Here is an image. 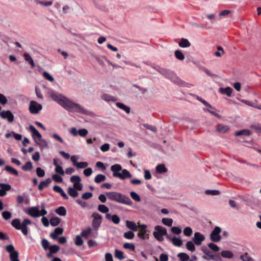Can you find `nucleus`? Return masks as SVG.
I'll use <instances>...</instances> for the list:
<instances>
[{
  "label": "nucleus",
  "mask_w": 261,
  "mask_h": 261,
  "mask_svg": "<svg viewBox=\"0 0 261 261\" xmlns=\"http://www.w3.org/2000/svg\"><path fill=\"white\" fill-rule=\"evenodd\" d=\"M50 96L53 100L57 101L59 105L67 110L73 111L83 114L87 113V111L85 110L82 106L77 103L73 102L61 94L51 93Z\"/></svg>",
  "instance_id": "f257e3e1"
},
{
  "label": "nucleus",
  "mask_w": 261,
  "mask_h": 261,
  "mask_svg": "<svg viewBox=\"0 0 261 261\" xmlns=\"http://www.w3.org/2000/svg\"><path fill=\"white\" fill-rule=\"evenodd\" d=\"M110 200L115 201L122 204L132 205L133 201L127 196L116 192H110L106 193Z\"/></svg>",
  "instance_id": "f03ea898"
},
{
  "label": "nucleus",
  "mask_w": 261,
  "mask_h": 261,
  "mask_svg": "<svg viewBox=\"0 0 261 261\" xmlns=\"http://www.w3.org/2000/svg\"><path fill=\"white\" fill-rule=\"evenodd\" d=\"M6 251L10 253V261H19L18 259L19 253L15 250L13 245H8L5 247Z\"/></svg>",
  "instance_id": "7ed1b4c3"
},
{
  "label": "nucleus",
  "mask_w": 261,
  "mask_h": 261,
  "mask_svg": "<svg viewBox=\"0 0 261 261\" xmlns=\"http://www.w3.org/2000/svg\"><path fill=\"white\" fill-rule=\"evenodd\" d=\"M221 232V228L219 226H216L210 234V239L214 242H219L221 237L220 233Z\"/></svg>",
  "instance_id": "20e7f679"
},
{
  "label": "nucleus",
  "mask_w": 261,
  "mask_h": 261,
  "mask_svg": "<svg viewBox=\"0 0 261 261\" xmlns=\"http://www.w3.org/2000/svg\"><path fill=\"white\" fill-rule=\"evenodd\" d=\"M42 106L35 101H31L30 103L29 110L32 114H37L42 109Z\"/></svg>",
  "instance_id": "39448f33"
},
{
  "label": "nucleus",
  "mask_w": 261,
  "mask_h": 261,
  "mask_svg": "<svg viewBox=\"0 0 261 261\" xmlns=\"http://www.w3.org/2000/svg\"><path fill=\"white\" fill-rule=\"evenodd\" d=\"M0 116L4 119H7L10 123L13 122L14 120V116L13 114L9 110L2 111L0 113Z\"/></svg>",
  "instance_id": "423d86ee"
},
{
  "label": "nucleus",
  "mask_w": 261,
  "mask_h": 261,
  "mask_svg": "<svg viewBox=\"0 0 261 261\" xmlns=\"http://www.w3.org/2000/svg\"><path fill=\"white\" fill-rule=\"evenodd\" d=\"M27 213L33 218L40 217V210L38 206H34L28 209Z\"/></svg>",
  "instance_id": "0eeeda50"
},
{
  "label": "nucleus",
  "mask_w": 261,
  "mask_h": 261,
  "mask_svg": "<svg viewBox=\"0 0 261 261\" xmlns=\"http://www.w3.org/2000/svg\"><path fill=\"white\" fill-rule=\"evenodd\" d=\"M116 177H118L121 179H124L126 178H131L132 175L126 169L122 170V173L116 174Z\"/></svg>",
  "instance_id": "6e6552de"
},
{
  "label": "nucleus",
  "mask_w": 261,
  "mask_h": 261,
  "mask_svg": "<svg viewBox=\"0 0 261 261\" xmlns=\"http://www.w3.org/2000/svg\"><path fill=\"white\" fill-rule=\"evenodd\" d=\"M0 196H4L6 194V191H9L11 189V186L9 184H0Z\"/></svg>",
  "instance_id": "1a4fd4ad"
},
{
  "label": "nucleus",
  "mask_w": 261,
  "mask_h": 261,
  "mask_svg": "<svg viewBox=\"0 0 261 261\" xmlns=\"http://www.w3.org/2000/svg\"><path fill=\"white\" fill-rule=\"evenodd\" d=\"M106 218L110 221H112L114 224H117L120 222V218L117 215H111L110 214H107Z\"/></svg>",
  "instance_id": "9d476101"
},
{
  "label": "nucleus",
  "mask_w": 261,
  "mask_h": 261,
  "mask_svg": "<svg viewBox=\"0 0 261 261\" xmlns=\"http://www.w3.org/2000/svg\"><path fill=\"white\" fill-rule=\"evenodd\" d=\"M63 232V229L61 227L56 228L54 231L50 234V236L51 238L54 240H56L58 238V236L62 234Z\"/></svg>",
  "instance_id": "9b49d317"
},
{
  "label": "nucleus",
  "mask_w": 261,
  "mask_h": 261,
  "mask_svg": "<svg viewBox=\"0 0 261 261\" xmlns=\"http://www.w3.org/2000/svg\"><path fill=\"white\" fill-rule=\"evenodd\" d=\"M111 171L113 172V175L114 177H116L115 174H120L119 173V171L122 170V167L121 165L119 164H115L114 165H112L111 167Z\"/></svg>",
  "instance_id": "f8f14e48"
},
{
  "label": "nucleus",
  "mask_w": 261,
  "mask_h": 261,
  "mask_svg": "<svg viewBox=\"0 0 261 261\" xmlns=\"http://www.w3.org/2000/svg\"><path fill=\"white\" fill-rule=\"evenodd\" d=\"M51 182V179L49 178L45 180L42 181L38 186V189L41 191L44 187H47Z\"/></svg>",
  "instance_id": "ddd939ff"
},
{
  "label": "nucleus",
  "mask_w": 261,
  "mask_h": 261,
  "mask_svg": "<svg viewBox=\"0 0 261 261\" xmlns=\"http://www.w3.org/2000/svg\"><path fill=\"white\" fill-rule=\"evenodd\" d=\"M154 229L155 231L154 232H158L161 235L163 236H167V231L165 228H164L161 226L157 225L155 226Z\"/></svg>",
  "instance_id": "4468645a"
},
{
  "label": "nucleus",
  "mask_w": 261,
  "mask_h": 261,
  "mask_svg": "<svg viewBox=\"0 0 261 261\" xmlns=\"http://www.w3.org/2000/svg\"><path fill=\"white\" fill-rule=\"evenodd\" d=\"M126 225L127 228L133 231H136L137 230L138 227L136 224L133 221L127 220L126 221Z\"/></svg>",
  "instance_id": "2eb2a0df"
},
{
  "label": "nucleus",
  "mask_w": 261,
  "mask_h": 261,
  "mask_svg": "<svg viewBox=\"0 0 261 261\" xmlns=\"http://www.w3.org/2000/svg\"><path fill=\"white\" fill-rule=\"evenodd\" d=\"M30 129L32 132V136L33 137L35 138H42V136L40 134V133L35 128V127L32 125H30Z\"/></svg>",
  "instance_id": "dca6fc26"
},
{
  "label": "nucleus",
  "mask_w": 261,
  "mask_h": 261,
  "mask_svg": "<svg viewBox=\"0 0 261 261\" xmlns=\"http://www.w3.org/2000/svg\"><path fill=\"white\" fill-rule=\"evenodd\" d=\"M220 92L223 94L227 95L228 96H231L232 89L229 87L226 88H220L219 89Z\"/></svg>",
  "instance_id": "f3484780"
},
{
  "label": "nucleus",
  "mask_w": 261,
  "mask_h": 261,
  "mask_svg": "<svg viewBox=\"0 0 261 261\" xmlns=\"http://www.w3.org/2000/svg\"><path fill=\"white\" fill-rule=\"evenodd\" d=\"M221 255L224 258H231L233 256V254L230 251L224 250L221 252Z\"/></svg>",
  "instance_id": "a211bd4d"
},
{
  "label": "nucleus",
  "mask_w": 261,
  "mask_h": 261,
  "mask_svg": "<svg viewBox=\"0 0 261 261\" xmlns=\"http://www.w3.org/2000/svg\"><path fill=\"white\" fill-rule=\"evenodd\" d=\"M68 193L71 197L75 198L78 196L79 193L76 190L74 189L72 187H69L68 188Z\"/></svg>",
  "instance_id": "6ab92c4d"
},
{
  "label": "nucleus",
  "mask_w": 261,
  "mask_h": 261,
  "mask_svg": "<svg viewBox=\"0 0 261 261\" xmlns=\"http://www.w3.org/2000/svg\"><path fill=\"white\" fill-rule=\"evenodd\" d=\"M156 171L159 173H166L167 171V169L164 164H160L156 167Z\"/></svg>",
  "instance_id": "aec40b11"
},
{
  "label": "nucleus",
  "mask_w": 261,
  "mask_h": 261,
  "mask_svg": "<svg viewBox=\"0 0 261 261\" xmlns=\"http://www.w3.org/2000/svg\"><path fill=\"white\" fill-rule=\"evenodd\" d=\"M178 45L181 47H187L190 46V43L187 39L182 38L178 43Z\"/></svg>",
  "instance_id": "412c9836"
},
{
  "label": "nucleus",
  "mask_w": 261,
  "mask_h": 261,
  "mask_svg": "<svg viewBox=\"0 0 261 261\" xmlns=\"http://www.w3.org/2000/svg\"><path fill=\"white\" fill-rule=\"evenodd\" d=\"M55 212L59 215L61 216H64L66 214V210L63 206H60L58 208L56 209Z\"/></svg>",
  "instance_id": "4be33fe9"
},
{
  "label": "nucleus",
  "mask_w": 261,
  "mask_h": 261,
  "mask_svg": "<svg viewBox=\"0 0 261 261\" xmlns=\"http://www.w3.org/2000/svg\"><path fill=\"white\" fill-rule=\"evenodd\" d=\"M106 179V177L105 175L103 174H98L96 175L94 178V181L96 183H100L102 181H105Z\"/></svg>",
  "instance_id": "5701e85b"
},
{
  "label": "nucleus",
  "mask_w": 261,
  "mask_h": 261,
  "mask_svg": "<svg viewBox=\"0 0 261 261\" xmlns=\"http://www.w3.org/2000/svg\"><path fill=\"white\" fill-rule=\"evenodd\" d=\"M229 129L228 127L226 125L219 124L217 127V130L221 133H224L226 132Z\"/></svg>",
  "instance_id": "b1692460"
},
{
  "label": "nucleus",
  "mask_w": 261,
  "mask_h": 261,
  "mask_svg": "<svg viewBox=\"0 0 261 261\" xmlns=\"http://www.w3.org/2000/svg\"><path fill=\"white\" fill-rule=\"evenodd\" d=\"M92 229L90 227H88L86 229L82 230L81 233V236L82 237L86 238L91 232Z\"/></svg>",
  "instance_id": "393cba45"
},
{
  "label": "nucleus",
  "mask_w": 261,
  "mask_h": 261,
  "mask_svg": "<svg viewBox=\"0 0 261 261\" xmlns=\"http://www.w3.org/2000/svg\"><path fill=\"white\" fill-rule=\"evenodd\" d=\"M23 56L24 57L25 60L30 63L31 66L32 67H34L35 66V63L34 62L33 60L32 59L31 57L30 56V55L28 53H25L24 54Z\"/></svg>",
  "instance_id": "a878e982"
},
{
  "label": "nucleus",
  "mask_w": 261,
  "mask_h": 261,
  "mask_svg": "<svg viewBox=\"0 0 261 261\" xmlns=\"http://www.w3.org/2000/svg\"><path fill=\"white\" fill-rule=\"evenodd\" d=\"M12 225L17 229H20L21 223L20 220L18 219H15L11 222Z\"/></svg>",
  "instance_id": "bb28decb"
},
{
  "label": "nucleus",
  "mask_w": 261,
  "mask_h": 261,
  "mask_svg": "<svg viewBox=\"0 0 261 261\" xmlns=\"http://www.w3.org/2000/svg\"><path fill=\"white\" fill-rule=\"evenodd\" d=\"M205 239V237L199 232H197V246L200 245Z\"/></svg>",
  "instance_id": "cd10ccee"
},
{
  "label": "nucleus",
  "mask_w": 261,
  "mask_h": 261,
  "mask_svg": "<svg viewBox=\"0 0 261 261\" xmlns=\"http://www.w3.org/2000/svg\"><path fill=\"white\" fill-rule=\"evenodd\" d=\"M61 222V219L58 217H54L50 220V223L53 226H58Z\"/></svg>",
  "instance_id": "c85d7f7f"
},
{
  "label": "nucleus",
  "mask_w": 261,
  "mask_h": 261,
  "mask_svg": "<svg viewBox=\"0 0 261 261\" xmlns=\"http://www.w3.org/2000/svg\"><path fill=\"white\" fill-rule=\"evenodd\" d=\"M250 135V132L248 129H243L235 133V135L237 136L241 135L249 136Z\"/></svg>",
  "instance_id": "c756f323"
},
{
  "label": "nucleus",
  "mask_w": 261,
  "mask_h": 261,
  "mask_svg": "<svg viewBox=\"0 0 261 261\" xmlns=\"http://www.w3.org/2000/svg\"><path fill=\"white\" fill-rule=\"evenodd\" d=\"M116 105L119 108L123 109L124 111L126 112V113L128 114L130 113V108L124 105V104L120 102H117Z\"/></svg>",
  "instance_id": "7c9ffc66"
},
{
  "label": "nucleus",
  "mask_w": 261,
  "mask_h": 261,
  "mask_svg": "<svg viewBox=\"0 0 261 261\" xmlns=\"http://www.w3.org/2000/svg\"><path fill=\"white\" fill-rule=\"evenodd\" d=\"M177 256L180 258L181 261H188L189 260V256L185 253H179Z\"/></svg>",
  "instance_id": "2f4dec72"
},
{
  "label": "nucleus",
  "mask_w": 261,
  "mask_h": 261,
  "mask_svg": "<svg viewBox=\"0 0 261 261\" xmlns=\"http://www.w3.org/2000/svg\"><path fill=\"white\" fill-rule=\"evenodd\" d=\"M115 256L119 259H123L125 258L123 252L118 249H115Z\"/></svg>",
  "instance_id": "473e14b6"
},
{
  "label": "nucleus",
  "mask_w": 261,
  "mask_h": 261,
  "mask_svg": "<svg viewBox=\"0 0 261 261\" xmlns=\"http://www.w3.org/2000/svg\"><path fill=\"white\" fill-rule=\"evenodd\" d=\"M172 243L176 246H181L182 245V242L180 239L173 237L172 239Z\"/></svg>",
  "instance_id": "72a5a7b5"
},
{
  "label": "nucleus",
  "mask_w": 261,
  "mask_h": 261,
  "mask_svg": "<svg viewBox=\"0 0 261 261\" xmlns=\"http://www.w3.org/2000/svg\"><path fill=\"white\" fill-rule=\"evenodd\" d=\"M138 236L143 240L148 238V234H146V230H141L138 233Z\"/></svg>",
  "instance_id": "f704fd0d"
},
{
  "label": "nucleus",
  "mask_w": 261,
  "mask_h": 261,
  "mask_svg": "<svg viewBox=\"0 0 261 261\" xmlns=\"http://www.w3.org/2000/svg\"><path fill=\"white\" fill-rule=\"evenodd\" d=\"M98 210L102 213H107L109 211V208L104 204L99 205Z\"/></svg>",
  "instance_id": "c9c22d12"
},
{
  "label": "nucleus",
  "mask_w": 261,
  "mask_h": 261,
  "mask_svg": "<svg viewBox=\"0 0 261 261\" xmlns=\"http://www.w3.org/2000/svg\"><path fill=\"white\" fill-rule=\"evenodd\" d=\"M5 169L7 171L11 173H12L15 175L17 176L18 175V171L16 169H14L13 168L10 166H6Z\"/></svg>",
  "instance_id": "e433bc0d"
},
{
  "label": "nucleus",
  "mask_w": 261,
  "mask_h": 261,
  "mask_svg": "<svg viewBox=\"0 0 261 261\" xmlns=\"http://www.w3.org/2000/svg\"><path fill=\"white\" fill-rule=\"evenodd\" d=\"M240 258L243 261H253V259L247 253L241 255Z\"/></svg>",
  "instance_id": "4c0bfd02"
},
{
  "label": "nucleus",
  "mask_w": 261,
  "mask_h": 261,
  "mask_svg": "<svg viewBox=\"0 0 261 261\" xmlns=\"http://www.w3.org/2000/svg\"><path fill=\"white\" fill-rule=\"evenodd\" d=\"M33 168V165L30 161L27 162L25 165L22 166V169L24 171H29Z\"/></svg>",
  "instance_id": "58836bf2"
},
{
  "label": "nucleus",
  "mask_w": 261,
  "mask_h": 261,
  "mask_svg": "<svg viewBox=\"0 0 261 261\" xmlns=\"http://www.w3.org/2000/svg\"><path fill=\"white\" fill-rule=\"evenodd\" d=\"M162 222L166 226H171L173 223V220L171 218H163Z\"/></svg>",
  "instance_id": "ea45409f"
},
{
  "label": "nucleus",
  "mask_w": 261,
  "mask_h": 261,
  "mask_svg": "<svg viewBox=\"0 0 261 261\" xmlns=\"http://www.w3.org/2000/svg\"><path fill=\"white\" fill-rule=\"evenodd\" d=\"M205 193L207 195H218L220 194V192L217 190H207L205 191Z\"/></svg>",
  "instance_id": "a19ab883"
},
{
  "label": "nucleus",
  "mask_w": 261,
  "mask_h": 261,
  "mask_svg": "<svg viewBox=\"0 0 261 261\" xmlns=\"http://www.w3.org/2000/svg\"><path fill=\"white\" fill-rule=\"evenodd\" d=\"M81 235H78L76 237L75 240V244L77 246H81L83 244V240L82 239Z\"/></svg>",
  "instance_id": "79ce46f5"
},
{
  "label": "nucleus",
  "mask_w": 261,
  "mask_h": 261,
  "mask_svg": "<svg viewBox=\"0 0 261 261\" xmlns=\"http://www.w3.org/2000/svg\"><path fill=\"white\" fill-rule=\"evenodd\" d=\"M102 98L106 100V101H110V100H112V101H116V99L114 97H112L111 96L109 95V94H103L102 95Z\"/></svg>",
  "instance_id": "37998d69"
},
{
  "label": "nucleus",
  "mask_w": 261,
  "mask_h": 261,
  "mask_svg": "<svg viewBox=\"0 0 261 261\" xmlns=\"http://www.w3.org/2000/svg\"><path fill=\"white\" fill-rule=\"evenodd\" d=\"M131 197L136 201L139 202L141 201V198L139 195L135 192H131L130 193Z\"/></svg>",
  "instance_id": "c03bdc74"
},
{
  "label": "nucleus",
  "mask_w": 261,
  "mask_h": 261,
  "mask_svg": "<svg viewBox=\"0 0 261 261\" xmlns=\"http://www.w3.org/2000/svg\"><path fill=\"white\" fill-rule=\"evenodd\" d=\"M123 247L127 249H129L132 251H134L135 249V246L133 244L125 243L123 244Z\"/></svg>",
  "instance_id": "a18cd8bd"
},
{
  "label": "nucleus",
  "mask_w": 261,
  "mask_h": 261,
  "mask_svg": "<svg viewBox=\"0 0 261 261\" xmlns=\"http://www.w3.org/2000/svg\"><path fill=\"white\" fill-rule=\"evenodd\" d=\"M175 56L176 58L180 60H183L185 58L184 55L179 50H177L175 51Z\"/></svg>",
  "instance_id": "49530a36"
},
{
  "label": "nucleus",
  "mask_w": 261,
  "mask_h": 261,
  "mask_svg": "<svg viewBox=\"0 0 261 261\" xmlns=\"http://www.w3.org/2000/svg\"><path fill=\"white\" fill-rule=\"evenodd\" d=\"M134 237V233L131 231H128L124 233V237L127 239H133Z\"/></svg>",
  "instance_id": "de8ad7c7"
},
{
  "label": "nucleus",
  "mask_w": 261,
  "mask_h": 261,
  "mask_svg": "<svg viewBox=\"0 0 261 261\" xmlns=\"http://www.w3.org/2000/svg\"><path fill=\"white\" fill-rule=\"evenodd\" d=\"M208 247L210 249H211V250L215 252H217L220 249L219 247L217 245L213 243H209L208 244Z\"/></svg>",
  "instance_id": "09e8293b"
},
{
  "label": "nucleus",
  "mask_w": 261,
  "mask_h": 261,
  "mask_svg": "<svg viewBox=\"0 0 261 261\" xmlns=\"http://www.w3.org/2000/svg\"><path fill=\"white\" fill-rule=\"evenodd\" d=\"M49 251L50 252H51V253H55L59 251V250L60 249V247L57 245H51L49 248Z\"/></svg>",
  "instance_id": "8fccbe9b"
},
{
  "label": "nucleus",
  "mask_w": 261,
  "mask_h": 261,
  "mask_svg": "<svg viewBox=\"0 0 261 261\" xmlns=\"http://www.w3.org/2000/svg\"><path fill=\"white\" fill-rule=\"evenodd\" d=\"M186 248L187 249L191 251H193L195 250V246L193 244V242L191 241H189L186 244Z\"/></svg>",
  "instance_id": "3c124183"
},
{
  "label": "nucleus",
  "mask_w": 261,
  "mask_h": 261,
  "mask_svg": "<svg viewBox=\"0 0 261 261\" xmlns=\"http://www.w3.org/2000/svg\"><path fill=\"white\" fill-rule=\"evenodd\" d=\"M70 181L74 184V183L81 182V179L79 176L74 175L70 177Z\"/></svg>",
  "instance_id": "603ef678"
},
{
  "label": "nucleus",
  "mask_w": 261,
  "mask_h": 261,
  "mask_svg": "<svg viewBox=\"0 0 261 261\" xmlns=\"http://www.w3.org/2000/svg\"><path fill=\"white\" fill-rule=\"evenodd\" d=\"M36 173L39 177H42L45 175V171L40 167H37L36 169Z\"/></svg>",
  "instance_id": "864d4df0"
},
{
  "label": "nucleus",
  "mask_w": 261,
  "mask_h": 261,
  "mask_svg": "<svg viewBox=\"0 0 261 261\" xmlns=\"http://www.w3.org/2000/svg\"><path fill=\"white\" fill-rule=\"evenodd\" d=\"M52 179L57 182H62L63 181V178L57 174L53 175Z\"/></svg>",
  "instance_id": "5fc2aeb1"
},
{
  "label": "nucleus",
  "mask_w": 261,
  "mask_h": 261,
  "mask_svg": "<svg viewBox=\"0 0 261 261\" xmlns=\"http://www.w3.org/2000/svg\"><path fill=\"white\" fill-rule=\"evenodd\" d=\"M8 102V100L6 97L3 94H0V103L5 105Z\"/></svg>",
  "instance_id": "6e6d98bb"
},
{
  "label": "nucleus",
  "mask_w": 261,
  "mask_h": 261,
  "mask_svg": "<svg viewBox=\"0 0 261 261\" xmlns=\"http://www.w3.org/2000/svg\"><path fill=\"white\" fill-rule=\"evenodd\" d=\"M88 132L86 129H80L78 131V134L81 137H85L88 134Z\"/></svg>",
  "instance_id": "4d7b16f0"
},
{
  "label": "nucleus",
  "mask_w": 261,
  "mask_h": 261,
  "mask_svg": "<svg viewBox=\"0 0 261 261\" xmlns=\"http://www.w3.org/2000/svg\"><path fill=\"white\" fill-rule=\"evenodd\" d=\"M93 196V194L91 192H86L84 193L82 195V198L85 200H87L90 198H91Z\"/></svg>",
  "instance_id": "13d9d810"
},
{
  "label": "nucleus",
  "mask_w": 261,
  "mask_h": 261,
  "mask_svg": "<svg viewBox=\"0 0 261 261\" xmlns=\"http://www.w3.org/2000/svg\"><path fill=\"white\" fill-rule=\"evenodd\" d=\"M3 218L6 220H8L11 217V213L9 211H4L2 213Z\"/></svg>",
  "instance_id": "bf43d9fd"
},
{
  "label": "nucleus",
  "mask_w": 261,
  "mask_h": 261,
  "mask_svg": "<svg viewBox=\"0 0 261 261\" xmlns=\"http://www.w3.org/2000/svg\"><path fill=\"white\" fill-rule=\"evenodd\" d=\"M55 171L56 173L61 175H64L65 174V172L61 166H57L55 168Z\"/></svg>",
  "instance_id": "052dcab7"
},
{
  "label": "nucleus",
  "mask_w": 261,
  "mask_h": 261,
  "mask_svg": "<svg viewBox=\"0 0 261 261\" xmlns=\"http://www.w3.org/2000/svg\"><path fill=\"white\" fill-rule=\"evenodd\" d=\"M153 235L154 237L159 241H162L164 240L163 235L160 234V233H159L158 232H153Z\"/></svg>",
  "instance_id": "680f3d73"
},
{
  "label": "nucleus",
  "mask_w": 261,
  "mask_h": 261,
  "mask_svg": "<svg viewBox=\"0 0 261 261\" xmlns=\"http://www.w3.org/2000/svg\"><path fill=\"white\" fill-rule=\"evenodd\" d=\"M192 230L189 227H186L184 230V233L186 236H190L192 234Z\"/></svg>",
  "instance_id": "e2e57ef3"
},
{
  "label": "nucleus",
  "mask_w": 261,
  "mask_h": 261,
  "mask_svg": "<svg viewBox=\"0 0 261 261\" xmlns=\"http://www.w3.org/2000/svg\"><path fill=\"white\" fill-rule=\"evenodd\" d=\"M43 75L44 77L50 82H53L54 79L52 76H51L48 72L44 71L43 73Z\"/></svg>",
  "instance_id": "0e129e2a"
},
{
  "label": "nucleus",
  "mask_w": 261,
  "mask_h": 261,
  "mask_svg": "<svg viewBox=\"0 0 261 261\" xmlns=\"http://www.w3.org/2000/svg\"><path fill=\"white\" fill-rule=\"evenodd\" d=\"M171 231L176 234H179L181 232V230L178 227H172L171 229Z\"/></svg>",
  "instance_id": "69168bd1"
},
{
  "label": "nucleus",
  "mask_w": 261,
  "mask_h": 261,
  "mask_svg": "<svg viewBox=\"0 0 261 261\" xmlns=\"http://www.w3.org/2000/svg\"><path fill=\"white\" fill-rule=\"evenodd\" d=\"M41 243L42 246L45 250L49 248V242L47 240L45 239H42Z\"/></svg>",
  "instance_id": "338daca9"
},
{
  "label": "nucleus",
  "mask_w": 261,
  "mask_h": 261,
  "mask_svg": "<svg viewBox=\"0 0 261 261\" xmlns=\"http://www.w3.org/2000/svg\"><path fill=\"white\" fill-rule=\"evenodd\" d=\"M251 127L257 132L261 133V125L255 124L251 125Z\"/></svg>",
  "instance_id": "774afa93"
}]
</instances>
